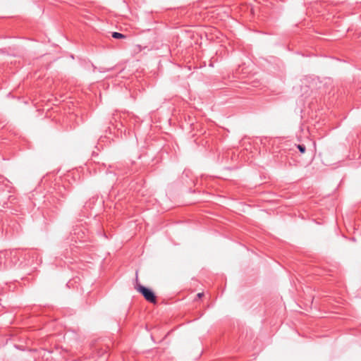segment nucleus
<instances>
[{
  "instance_id": "f257e3e1",
  "label": "nucleus",
  "mask_w": 361,
  "mask_h": 361,
  "mask_svg": "<svg viewBox=\"0 0 361 361\" xmlns=\"http://www.w3.org/2000/svg\"><path fill=\"white\" fill-rule=\"evenodd\" d=\"M135 289L141 293L143 297L149 302L156 303L157 299L154 293L149 288L142 286L140 284H137L135 286Z\"/></svg>"
},
{
  "instance_id": "f03ea898",
  "label": "nucleus",
  "mask_w": 361,
  "mask_h": 361,
  "mask_svg": "<svg viewBox=\"0 0 361 361\" xmlns=\"http://www.w3.org/2000/svg\"><path fill=\"white\" fill-rule=\"evenodd\" d=\"M18 255L19 252L16 250L6 252L4 254L6 263L8 264L10 267L16 265L19 261Z\"/></svg>"
},
{
  "instance_id": "7ed1b4c3",
  "label": "nucleus",
  "mask_w": 361,
  "mask_h": 361,
  "mask_svg": "<svg viewBox=\"0 0 361 361\" xmlns=\"http://www.w3.org/2000/svg\"><path fill=\"white\" fill-rule=\"evenodd\" d=\"M251 144H249L248 147L241 149L240 154H238L237 156L240 158H254L255 154H253Z\"/></svg>"
},
{
  "instance_id": "20e7f679",
  "label": "nucleus",
  "mask_w": 361,
  "mask_h": 361,
  "mask_svg": "<svg viewBox=\"0 0 361 361\" xmlns=\"http://www.w3.org/2000/svg\"><path fill=\"white\" fill-rule=\"evenodd\" d=\"M293 147L295 149H298L301 154L305 153V152L306 150V147L304 145H294Z\"/></svg>"
},
{
  "instance_id": "39448f33",
  "label": "nucleus",
  "mask_w": 361,
  "mask_h": 361,
  "mask_svg": "<svg viewBox=\"0 0 361 361\" xmlns=\"http://www.w3.org/2000/svg\"><path fill=\"white\" fill-rule=\"evenodd\" d=\"M112 37L115 39H123V38H126V36L124 35H123L122 33H120V32H114L112 33Z\"/></svg>"
},
{
  "instance_id": "423d86ee",
  "label": "nucleus",
  "mask_w": 361,
  "mask_h": 361,
  "mask_svg": "<svg viewBox=\"0 0 361 361\" xmlns=\"http://www.w3.org/2000/svg\"><path fill=\"white\" fill-rule=\"evenodd\" d=\"M197 295L198 298H201L203 295V293H199Z\"/></svg>"
}]
</instances>
